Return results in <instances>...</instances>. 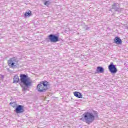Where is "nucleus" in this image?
Instances as JSON below:
<instances>
[{
    "label": "nucleus",
    "mask_w": 128,
    "mask_h": 128,
    "mask_svg": "<svg viewBox=\"0 0 128 128\" xmlns=\"http://www.w3.org/2000/svg\"><path fill=\"white\" fill-rule=\"evenodd\" d=\"M50 84L46 80L40 82L36 86V90L38 92H45L50 88Z\"/></svg>",
    "instance_id": "obj_1"
},
{
    "label": "nucleus",
    "mask_w": 128,
    "mask_h": 128,
    "mask_svg": "<svg viewBox=\"0 0 128 128\" xmlns=\"http://www.w3.org/2000/svg\"><path fill=\"white\" fill-rule=\"evenodd\" d=\"M20 80L21 84H22L25 86H30L32 82L28 74H20Z\"/></svg>",
    "instance_id": "obj_2"
},
{
    "label": "nucleus",
    "mask_w": 128,
    "mask_h": 128,
    "mask_svg": "<svg viewBox=\"0 0 128 128\" xmlns=\"http://www.w3.org/2000/svg\"><path fill=\"white\" fill-rule=\"evenodd\" d=\"M83 116L85 122L88 124H92L94 120V116L90 112H85L83 114Z\"/></svg>",
    "instance_id": "obj_3"
},
{
    "label": "nucleus",
    "mask_w": 128,
    "mask_h": 128,
    "mask_svg": "<svg viewBox=\"0 0 128 128\" xmlns=\"http://www.w3.org/2000/svg\"><path fill=\"white\" fill-rule=\"evenodd\" d=\"M8 66L10 68H17L18 66V60L16 58H10L8 61Z\"/></svg>",
    "instance_id": "obj_4"
},
{
    "label": "nucleus",
    "mask_w": 128,
    "mask_h": 128,
    "mask_svg": "<svg viewBox=\"0 0 128 128\" xmlns=\"http://www.w3.org/2000/svg\"><path fill=\"white\" fill-rule=\"evenodd\" d=\"M48 40H49L50 42H57L60 40H58V36L52 34L48 36Z\"/></svg>",
    "instance_id": "obj_5"
},
{
    "label": "nucleus",
    "mask_w": 128,
    "mask_h": 128,
    "mask_svg": "<svg viewBox=\"0 0 128 128\" xmlns=\"http://www.w3.org/2000/svg\"><path fill=\"white\" fill-rule=\"evenodd\" d=\"M108 68L111 74H116L118 72V69L116 68V66L114 64L113 62L110 63L108 66Z\"/></svg>",
    "instance_id": "obj_6"
},
{
    "label": "nucleus",
    "mask_w": 128,
    "mask_h": 128,
    "mask_svg": "<svg viewBox=\"0 0 128 128\" xmlns=\"http://www.w3.org/2000/svg\"><path fill=\"white\" fill-rule=\"evenodd\" d=\"M15 112L16 114H22L24 112V107L22 105H18L15 109Z\"/></svg>",
    "instance_id": "obj_7"
},
{
    "label": "nucleus",
    "mask_w": 128,
    "mask_h": 128,
    "mask_svg": "<svg viewBox=\"0 0 128 128\" xmlns=\"http://www.w3.org/2000/svg\"><path fill=\"white\" fill-rule=\"evenodd\" d=\"M114 42L116 44H122V40L118 37H116L114 38Z\"/></svg>",
    "instance_id": "obj_8"
},
{
    "label": "nucleus",
    "mask_w": 128,
    "mask_h": 128,
    "mask_svg": "<svg viewBox=\"0 0 128 128\" xmlns=\"http://www.w3.org/2000/svg\"><path fill=\"white\" fill-rule=\"evenodd\" d=\"M104 72V70L102 66H98L96 68V72L97 74H102Z\"/></svg>",
    "instance_id": "obj_9"
},
{
    "label": "nucleus",
    "mask_w": 128,
    "mask_h": 128,
    "mask_svg": "<svg viewBox=\"0 0 128 128\" xmlns=\"http://www.w3.org/2000/svg\"><path fill=\"white\" fill-rule=\"evenodd\" d=\"M74 96H76L78 98H82V94L80 92H74Z\"/></svg>",
    "instance_id": "obj_10"
},
{
    "label": "nucleus",
    "mask_w": 128,
    "mask_h": 128,
    "mask_svg": "<svg viewBox=\"0 0 128 128\" xmlns=\"http://www.w3.org/2000/svg\"><path fill=\"white\" fill-rule=\"evenodd\" d=\"M20 82V78L18 75H15L13 78V84H18Z\"/></svg>",
    "instance_id": "obj_11"
},
{
    "label": "nucleus",
    "mask_w": 128,
    "mask_h": 128,
    "mask_svg": "<svg viewBox=\"0 0 128 128\" xmlns=\"http://www.w3.org/2000/svg\"><path fill=\"white\" fill-rule=\"evenodd\" d=\"M32 16V11L29 10L28 12H26L24 13V16L25 18H28L30 16Z\"/></svg>",
    "instance_id": "obj_12"
},
{
    "label": "nucleus",
    "mask_w": 128,
    "mask_h": 128,
    "mask_svg": "<svg viewBox=\"0 0 128 128\" xmlns=\"http://www.w3.org/2000/svg\"><path fill=\"white\" fill-rule=\"evenodd\" d=\"M44 6H48V4H50L48 3V2L46 1L44 3Z\"/></svg>",
    "instance_id": "obj_13"
},
{
    "label": "nucleus",
    "mask_w": 128,
    "mask_h": 128,
    "mask_svg": "<svg viewBox=\"0 0 128 128\" xmlns=\"http://www.w3.org/2000/svg\"><path fill=\"white\" fill-rule=\"evenodd\" d=\"M95 116H97V118H98V112H95Z\"/></svg>",
    "instance_id": "obj_14"
},
{
    "label": "nucleus",
    "mask_w": 128,
    "mask_h": 128,
    "mask_svg": "<svg viewBox=\"0 0 128 128\" xmlns=\"http://www.w3.org/2000/svg\"><path fill=\"white\" fill-rule=\"evenodd\" d=\"M80 120H84L82 119V118H80Z\"/></svg>",
    "instance_id": "obj_15"
},
{
    "label": "nucleus",
    "mask_w": 128,
    "mask_h": 128,
    "mask_svg": "<svg viewBox=\"0 0 128 128\" xmlns=\"http://www.w3.org/2000/svg\"><path fill=\"white\" fill-rule=\"evenodd\" d=\"M10 104H12V102H10Z\"/></svg>",
    "instance_id": "obj_16"
},
{
    "label": "nucleus",
    "mask_w": 128,
    "mask_h": 128,
    "mask_svg": "<svg viewBox=\"0 0 128 128\" xmlns=\"http://www.w3.org/2000/svg\"><path fill=\"white\" fill-rule=\"evenodd\" d=\"M12 107H13V108H14V106H12Z\"/></svg>",
    "instance_id": "obj_17"
}]
</instances>
